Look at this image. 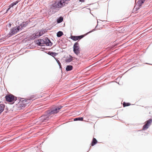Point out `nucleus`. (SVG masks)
<instances>
[{
	"mask_svg": "<svg viewBox=\"0 0 152 152\" xmlns=\"http://www.w3.org/2000/svg\"><path fill=\"white\" fill-rule=\"evenodd\" d=\"M62 107V106H61L56 107L55 109H53L50 112H49L47 115L41 116L40 118V120L42 122H45L46 119L49 118V116L50 115L58 113Z\"/></svg>",
	"mask_w": 152,
	"mask_h": 152,
	"instance_id": "1",
	"label": "nucleus"
},
{
	"mask_svg": "<svg viewBox=\"0 0 152 152\" xmlns=\"http://www.w3.org/2000/svg\"><path fill=\"white\" fill-rule=\"evenodd\" d=\"M65 0H61L59 2L54 1L51 5V8L56 9L61 8L65 5Z\"/></svg>",
	"mask_w": 152,
	"mask_h": 152,
	"instance_id": "2",
	"label": "nucleus"
},
{
	"mask_svg": "<svg viewBox=\"0 0 152 152\" xmlns=\"http://www.w3.org/2000/svg\"><path fill=\"white\" fill-rule=\"evenodd\" d=\"M22 25H21L20 26L18 27H15L12 29L10 31V33L11 35H12L16 33L19 30H21L22 27Z\"/></svg>",
	"mask_w": 152,
	"mask_h": 152,
	"instance_id": "3",
	"label": "nucleus"
},
{
	"mask_svg": "<svg viewBox=\"0 0 152 152\" xmlns=\"http://www.w3.org/2000/svg\"><path fill=\"white\" fill-rule=\"evenodd\" d=\"M73 51L77 55H78L80 53V48L78 43H75L73 46Z\"/></svg>",
	"mask_w": 152,
	"mask_h": 152,
	"instance_id": "4",
	"label": "nucleus"
},
{
	"mask_svg": "<svg viewBox=\"0 0 152 152\" xmlns=\"http://www.w3.org/2000/svg\"><path fill=\"white\" fill-rule=\"evenodd\" d=\"M152 122V119H150L145 122V125L143 126V131L146 130L151 125Z\"/></svg>",
	"mask_w": 152,
	"mask_h": 152,
	"instance_id": "5",
	"label": "nucleus"
},
{
	"mask_svg": "<svg viewBox=\"0 0 152 152\" xmlns=\"http://www.w3.org/2000/svg\"><path fill=\"white\" fill-rule=\"evenodd\" d=\"M18 1H16L15 2L13 3L12 4H11L10 6V7L7 10L6 12H7L9 10H10V11L11 12H12L14 11V10H15L16 9V8H15L14 9L13 7L14 5H15L17 4L18 3Z\"/></svg>",
	"mask_w": 152,
	"mask_h": 152,
	"instance_id": "6",
	"label": "nucleus"
},
{
	"mask_svg": "<svg viewBox=\"0 0 152 152\" xmlns=\"http://www.w3.org/2000/svg\"><path fill=\"white\" fill-rule=\"evenodd\" d=\"M35 43L38 45L42 46L45 44V40L41 39H39L35 41Z\"/></svg>",
	"mask_w": 152,
	"mask_h": 152,
	"instance_id": "7",
	"label": "nucleus"
},
{
	"mask_svg": "<svg viewBox=\"0 0 152 152\" xmlns=\"http://www.w3.org/2000/svg\"><path fill=\"white\" fill-rule=\"evenodd\" d=\"M6 100L9 102H12L14 100V96L12 95H9L6 96Z\"/></svg>",
	"mask_w": 152,
	"mask_h": 152,
	"instance_id": "8",
	"label": "nucleus"
},
{
	"mask_svg": "<svg viewBox=\"0 0 152 152\" xmlns=\"http://www.w3.org/2000/svg\"><path fill=\"white\" fill-rule=\"evenodd\" d=\"M45 44L47 46H51L52 45V43L48 39H45Z\"/></svg>",
	"mask_w": 152,
	"mask_h": 152,
	"instance_id": "9",
	"label": "nucleus"
},
{
	"mask_svg": "<svg viewBox=\"0 0 152 152\" xmlns=\"http://www.w3.org/2000/svg\"><path fill=\"white\" fill-rule=\"evenodd\" d=\"M73 57L70 56L69 57H67L66 59V61L67 62H69L72 60Z\"/></svg>",
	"mask_w": 152,
	"mask_h": 152,
	"instance_id": "10",
	"label": "nucleus"
},
{
	"mask_svg": "<svg viewBox=\"0 0 152 152\" xmlns=\"http://www.w3.org/2000/svg\"><path fill=\"white\" fill-rule=\"evenodd\" d=\"M82 38V37H81L80 36H72V39L76 41L79 39H80Z\"/></svg>",
	"mask_w": 152,
	"mask_h": 152,
	"instance_id": "11",
	"label": "nucleus"
},
{
	"mask_svg": "<svg viewBox=\"0 0 152 152\" xmlns=\"http://www.w3.org/2000/svg\"><path fill=\"white\" fill-rule=\"evenodd\" d=\"M73 67L71 65H68L66 68V70L67 71L71 70L72 69Z\"/></svg>",
	"mask_w": 152,
	"mask_h": 152,
	"instance_id": "12",
	"label": "nucleus"
},
{
	"mask_svg": "<svg viewBox=\"0 0 152 152\" xmlns=\"http://www.w3.org/2000/svg\"><path fill=\"white\" fill-rule=\"evenodd\" d=\"M41 35H40L38 33H36V34H35V36H34V34L33 35V37H32V38L33 39H34L36 38H37L39 37V36H41Z\"/></svg>",
	"mask_w": 152,
	"mask_h": 152,
	"instance_id": "13",
	"label": "nucleus"
},
{
	"mask_svg": "<svg viewBox=\"0 0 152 152\" xmlns=\"http://www.w3.org/2000/svg\"><path fill=\"white\" fill-rule=\"evenodd\" d=\"M4 109V105L2 104H0V113H1Z\"/></svg>",
	"mask_w": 152,
	"mask_h": 152,
	"instance_id": "14",
	"label": "nucleus"
},
{
	"mask_svg": "<svg viewBox=\"0 0 152 152\" xmlns=\"http://www.w3.org/2000/svg\"><path fill=\"white\" fill-rule=\"evenodd\" d=\"M63 18L62 17H60L59 18L57 19V21L58 23H60L62 22L63 20Z\"/></svg>",
	"mask_w": 152,
	"mask_h": 152,
	"instance_id": "15",
	"label": "nucleus"
},
{
	"mask_svg": "<svg viewBox=\"0 0 152 152\" xmlns=\"http://www.w3.org/2000/svg\"><path fill=\"white\" fill-rule=\"evenodd\" d=\"M63 35V32L62 31H59L57 33V37H59L62 36Z\"/></svg>",
	"mask_w": 152,
	"mask_h": 152,
	"instance_id": "16",
	"label": "nucleus"
},
{
	"mask_svg": "<svg viewBox=\"0 0 152 152\" xmlns=\"http://www.w3.org/2000/svg\"><path fill=\"white\" fill-rule=\"evenodd\" d=\"M97 142V141L95 138H94L93 141L92 142V145L93 146L94 144H96Z\"/></svg>",
	"mask_w": 152,
	"mask_h": 152,
	"instance_id": "17",
	"label": "nucleus"
},
{
	"mask_svg": "<svg viewBox=\"0 0 152 152\" xmlns=\"http://www.w3.org/2000/svg\"><path fill=\"white\" fill-rule=\"evenodd\" d=\"M77 120L82 121L83 120V118H75L74 119L75 121Z\"/></svg>",
	"mask_w": 152,
	"mask_h": 152,
	"instance_id": "18",
	"label": "nucleus"
},
{
	"mask_svg": "<svg viewBox=\"0 0 152 152\" xmlns=\"http://www.w3.org/2000/svg\"><path fill=\"white\" fill-rule=\"evenodd\" d=\"M129 105H130L129 103H124L123 104V106H124V107H125V106H129Z\"/></svg>",
	"mask_w": 152,
	"mask_h": 152,
	"instance_id": "19",
	"label": "nucleus"
},
{
	"mask_svg": "<svg viewBox=\"0 0 152 152\" xmlns=\"http://www.w3.org/2000/svg\"><path fill=\"white\" fill-rule=\"evenodd\" d=\"M56 53H51V55L53 56H55L56 55Z\"/></svg>",
	"mask_w": 152,
	"mask_h": 152,
	"instance_id": "20",
	"label": "nucleus"
},
{
	"mask_svg": "<svg viewBox=\"0 0 152 152\" xmlns=\"http://www.w3.org/2000/svg\"><path fill=\"white\" fill-rule=\"evenodd\" d=\"M58 61V63L59 65V66H60V67L61 66V63H60V62H59V61Z\"/></svg>",
	"mask_w": 152,
	"mask_h": 152,
	"instance_id": "21",
	"label": "nucleus"
},
{
	"mask_svg": "<svg viewBox=\"0 0 152 152\" xmlns=\"http://www.w3.org/2000/svg\"><path fill=\"white\" fill-rule=\"evenodd\" d=\"M85 0H80V1L82 2H84Z\"/></svg>",
	"mask_w": 152,
	"mask_h": 152,
	"instance_id": "22",
	"label": "nucleus"
},
{
	"mask_svg": "<svg viewBox=\"0 0 152 152\" xmlns=\"http://www.w3.org/2000/svg\"><path fill=\"white\" fill-rule=\"evenodd\" d=\"M147 0H143V3H144V2L145 1H146Z\"/></svg>",
	"mask_w": 152,
	"mask_h": 152,
	"instance_id": "23",
	"label": "nucleus"
},
{
	"mask_svg": "<svg viewBox=\"0 0 152 152\" xmlns=\"http://www.w3.org/2000/svg\"><path fill=\"white\" fill-rule=\"evenodd\" d=\"M24 24H23V26L24 27Z\"/></svg>",
	"mask_w": 152,
	"mask_h": 152,
	"instance_id": "24",
	"label": "nucleus"
},
{
	"mask_svg": "<svg viewBox=\"0 0 152 152\" xmlns=\"http://www.w3.org/2000/svg\"><path fill=\"white\" fill-rule=\"evenodd\" d=\"M141 2L142 3V1H141Z\"/></svg>",
	"mask_w": 152,
	"mask_h": 152,
	"instance_id": "25",
	"label": "nucleus"
}]
</instances>
